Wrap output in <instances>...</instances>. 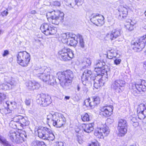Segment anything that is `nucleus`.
Instances as JSON below:
<instances>
[{
  "label": "nucleus",
  "instance_id": "obj_20",
  "mask_svg": "<svg viewBox=\"0 0 146 146\" xmlns=\"http://www.w3.org/2000/svg\"><path fill=\"white\" fill-rule=\"evenodd\" d=\"M37 100V102L40 104L42 105L43 106H47L51 103V98L49 96L45 97V96H40Z\"/></svg>",
  "mask_w": 146,
  "mask_h": 146
},
{
  "label": "nucleus",
  "instance_id": "obj_42",
  "mask_svg": "<svg viewBox=\"0 0 146 146\" xmlns=\"http://www.w3.org/2000/svg\"><path fill=\"white\" fill-rule=\"evenodd\" d=\"M90 101V98H88V99L84 100L83 103V106H85L86 107H88L89 105V101Z\"/></svg>",
  "mask_w": 146,
  "mask_h": 146
},
{
  "label": "nucleus",
  "instance_id": "obj_25",
  "mask_svg": "<svg viewBox=\"0 0 146 146\" xmlns=\"http://www.w3.org/2000/svg\"><path fill=\"white\" fill-rule=\"evenodd\" d=\"M13 84L11 82V83L5 82L0 84V89L5 90H7L11 88Z\"/></svg>",
  "mask_w": 146,
  "mask_h": 146
},
{
  "label": "nucleus",
  "instance_id": "obj_39",
  "mask_svg": "<svg viewBox=\"0 0 146 146\" xmlns=\"http://www.w3.org/2000/svg\"><path fill=\"white\" fill-rule=\"evenodd\" d=\"M93 101L97 105L100 103V99L98 96H94L92 97Z\"/></svg>",
  "mask_w": 146,
  "mask_h": 146
},
{
  "label": "nucleus",
  "instance_id": "obj_23",
  "mask_svg": "<svg viewBox=\"0 0 146 146\" xmlns=\"http://www.w3.org/2000/svg\"><path fill=\"white\" fill-rule=\"evenodd\" d=\"M26 85L28 89L33 90L37 89L40 87V85L38 83L29 81L26 83Z\"/></svg>",
  "mask_w": 146,
  "mask_h": 146
},
{
  "label": "nucleus",
  "instance_id": "obj_16",
  "mask_svg": "<svg viewBox=\"0 0 146 146\" xmlns=\"http://www.w3.org/2000/svg\"><path fill=\"white\" fill-rule=\"evenodd\" d=\"M22 134H18L13 131H11L9 135L10 139L13 141L19 143L24 141V138L21 137L22 136Z\"/></svg>",
  "mask_w": 146,
  "mask_h": 146
},
{
  "label": "nucleus",
  "instance_id": "obj_45",
  "mask_svg": "<svg viewBox=\"0 0 146 146\" xmlns=\"http://www.w3.org/2000/svg\"><path fill=\"white\" fill-rule=\"evenodd\" d=\"M98 142L97 141H92L91 143L88 146H98Z\"/></svg>",
  "mask_w": 146,
  "mask_h": 146
},
{
  "label": "nucleus",
  "instance_id": "obj_24",
  "mask_svg": "<svg viewBox=\"0 0 146 146\" xmlns=\"http://www.w3.org/2000/svg\"><path fill=\"white\" fill-rule=\"evenodd\" d=\"M76 35L74 34L72 35V37H70L68 36L69 38L67 39L66 40V43L68 45L70 46H76L78 43L77 40L75 39V36Z\"/></svg>",
  "mask_w": 146,
  "mask_h": 146
},
{
  "label": "nucleus",
  "instance_id": "obj_50",
  "mask_svg": "<svg viewBox=\"0 0 146 146\" xmlns=\"http://www.w3.org/2000/svg\"><path fill=\"white\" fill-rule=\"evenodd\" d=\"M77 90L78 92L79 91L80 89V84H78L76 85L74 87Z\"/></svg>",
  "mask_w": 146,
  "mask_h": 146
},
{
  "label": "nucleus",
  "instance_id": "obj_56",
  "mask_svg": "<svg viewBox=\"0 0 146 146\" xmlns=\"http://www.w3.org/2000/svg\"><path fill=\"white\" fill-rule=\"evenodd\" d=\"M107 121L108 122H109L110 124H111L113 122V120L110 118L108 119L107 120Z\"/></svg>",
  "mask_w": 146,
  "mask_h": 146
},
{
  "label": "nucleus",
  "instance_id": "obj_48",
  "mask_svg": "<svg viewBox=\"0 0 146 146\" xmlns=\"http://www.w3.org/2000/svg\"><path fill=\"white\" fill-rule=\"evenodd\" d=\"M76 138L77 141H78V143H81L82 142L81 136L78 134H77L76 135Z\"/></svg>",
  "mask_w": 146,
  "mask_h": 146
},
{
  "label": "nucleus",
  "instance_id": "obj_62",
  "mask_svg": "<svg viewBox=\"0 0 146 146\" xmlns=\"http://www.w3.org/2000/svg\"><path fill=\"white\" fill-rule=\"evenodd\" d=\"M3 33V31L2 30H0V35L1 34Z\"/></svg>",
  "mask_w": 146,
  "mask_h": 146
},
{
  "label": "nucleus",
  "instance_id": "obj_49",
  "mask_svg": "<svg viewBox=\"0 0 146 146\" xmlns=\"http://www.w3.org/2000/svg\"><path fill=\"white\" fill-rule=\"evenodd\" d=\"M31 100L29 99H26L25 102V103L27 106H29L31 103Z\"/></svg>",
  "mask_w": 146,
  "mask_h": 146
},
{
  "label": "nucleus",
  "instance_id": "obj_43",
  "mask_svg": "<svg viewBox=\"0 0 146 146\" xmlns=\"http://www.w3.org/2000/svg\"><path fill=\"white\" fill-rule=\"evenodd\" d=\"M121 60L120 59L116 58L114 61V64L116 65H118L121 63Z\"/></svg>",
  "mask_w": 146,
  "mask_h": 146
},
{
  "label": "nucleus",
  "instance_id": "obj_14",
  "mask_svg": "<svg viewBox=\"0 0 146 146\" xmlns=\"http://www.w3.org/2000/svg\"><path fill=\"white\" fill-rule=\"evenodd\" d=\"M100 15L98 14H93L90 16L91 21L96 25L99 26H102L104 23V18L102 16V19L98 18Z\"/></svg>",
  "mask_w": 146,
  "mask_h": 146
},
{
  "label": "nucleus",
  "instance_id": "obj_19",
  "mask_svg": "<svg viewBox=\"0 0 146 146\" xmlns=\"http://www.w3.org/2000/svg\"><path fill=\"white\" fill-rule=\"evenodd\" d=\"M113 107L112 105L105 106L101 109L102 114L106 117L111 115L112 113Z\"/></svg>",
  "mask_w": 146,
  "mask_h": 146
},
{
  "label": "nucleus",
  "instance_id": "obj_34",
  "mask_svg": "<svg viewBox=\"0 0 146 146\" xmlns=\"http://www.w3.org/2000/svg\"><path fill=\"white\" fill-rule=\"evenodd\" d=\"M44 143V142L43 141L35 140L32 143L31 146H41Z\"/></svg>",
  "mask_w": 146,
  "mask_h": 146
},
{
  "label": "nucleus",
  "instance_id": "obj_21",
  "mask_svg": "<svg viewBox=\"0 0 146 146\" xmlns=\"http://www.w3.org/2000/svg\"><path fill=\"white\" fill-rule=\"evenodd\" d=\"M38 136L41 138L45 136V135L52 133V131L46 127H41L38 130Z\"/></svg>",
  "mask_w": 146,
  "mask_h": 146
},
{
  "label": "nucleus",
  "instance_id": "obj_26",
  "mask_svg": "<svg viewBox=\"0 0 146 146\" xmlns=\"http://www.w3.org/2000/svg\"><path fill=\"white\" fill-rule=\"evenodd\" d=\"M19 123L20 124V125L23 127L28 125L29 124V121L27 117H24L22 116Z\"/></svg>",
  "mask_w": 146,
  "mask_h": 146
},
{
  "label": "nucleus",
  "instance_id": "obj_57",
  "mask_svg": "<svg viewBox=\"0 0 146 146\" xmlns=\"http://www.w3.org/2000/svg\"><path fill=\"white\" fill-rule=\"evenodd\" d=\"M6 104L7 105V111H8V109L9 110V106H10V105L9 104V102H6Z\"/></svg>",
  "mask_w": 146,
  "mask_h": 146
},
{
  "label": "nucleus",
  "instance_id": "obj_35",
  "mask_svg": "<svg viewBox=\"0 0 146 146\" xmlns=\"http://www.w3.org/2000/svg\"><path fill=\"white\" fill-rule=\"evenodd\" d=\"M0 141L1 143L5 146H9L8 142L6 140L5 138L0 135Z\"/></svg>",
  "mask_w": 146,
  "mask_h": 146
},
{
  "label": "nucleus",
  "instance_id": "obj_32",
  "mask_svg": "<svg viewBox=\"0 0 146 146\" xmlns=\"http://www.w3.org/2000/svg\"><path fill=\"white\" fill-rule=\"evenodd\" d=\"M56 115L55 114H52L50 113L47 116V119L48 122H52L53 123V121L54 120L56 117Z\"/></svg>",
  "mask_w": 146,
  "mask_h": 146
},
{
  "label": "nucleus",
  "instance_id": "obj_18",
  "mask_svg": "<svg viewBox=\"0 0 146 146\" xmlns=\"http://www.w3.org/2000/svg\"><path fill=\"white\" fill-rule=\"evenodd\" d=\"M95 79L94 80V87L96 89H99L101 86H103L104 85V82L103 81L104 78V76L102 75H97Z\"/></svg>",
  "mask_w": 146,
  "mask_h": 146
},
{
  "label": "nucleus",
  "instance_id": "obj_15",
  "mask_svg": "<svg viewBox=\"0 0 146 146\" xmlns=\"http://www.w3.org/2000/svg\"><path fill=\"white\" fill-rule=\"evenodd\" d=\"M130 88L132 90H137L139 92H144L146 90V82L143 80H142L140 83L139 84L133 83L131 84Z\"/></svg>",
  "mask_w": 146,
  "mask_h": 146
},
{
  "label": "nucleus",
  "instance_id": "obj_61",
  "mask_svg": "<svg viewBox=\"0 0 146 146\" xmlns=\"http://www.w3.org/2000/svg\"><path fill=\"white\" fill-rule=\"evenodd\" d=\"M86 81H82L83 82V84L84 85H86Z\"/></svg>",
  "mask_w": 146,
  "mask_h": 146
},
{
  "label": "nucleus",
  "instance_id": "obj_33",
  "mask_svg": "<svg viewBox=\"0 0 146 146\" xmlns=\"http://www.w3.org/2000/svg\"><path fill=\"white\" fill-rule=\"evenodd\" d=\"M76 37L77 41L78 40L79 41L80 46L82 48H84V42L82 38V36L78 34L77 35Z\"/></svg>",
  "mask_w": 146,
  "mask_h": 146
},
{
  "label": "nucleus",
  "instance_id": "obj_10",
  "mask_svg": "<svg viewBox=\"0 0 146 146\" xmlns=\"http://www.w3.org/2000/svg\"><path fill=\"white\" fill-rule=\"evenodd\" d=\"M127 121L123 119H119L117 127L119 135L121 136L125 135L127 132Z\"/></svg>",
  "mask_w": 146,
  "mask_h": 146
},
{
  "label": "nucleus",
  "instance_id": "obj_27",
  "mask_svg": "<svg viewBox=\"0 0 146 146\" xmlns=\"http://www.w3.org/2000/svg\"><path fill=\"white\" fill-rule=\"evenodd\" d=\"M66 5L68 6H70L72 8L76 5L78 0H64Z\"/></svg>",
  "mask_w": 146,
  "mask_h": 146
},
{
  "label": "nucleus",
  "instance_id": "obj_28",
  "mask_svg": "<svg viewBox=\"0 0 146 146\" xmlns=\"http://www.w3.org/2000/svg\"><path fill=\"white\" fill-rule=\"evenodd\" d=\"M93 123L87 124L84 129V131L88 133L91 132L94 129Z\"/></svg>",
  "mask_w": 146,
  "mask_h": 146
},
{
  "label": "nucleus",
  "instance_id": "obj_6",
  "mask_svg": "<svg viewBox=\"0 0 146 146\" xmlns=\"http://www.w3.org/2000/svg\"><path fill=\"white\" fill-rule=\"evenodd\" d=\"M131 44L135 51L138 52L141 51L146 45V35L140 37L135 42L132 41Z\"/></svg>",
  "mask_w": 146,
  "mask_h": 146
},
{
  "label": "nucleus",
  "instance_id": "obj_63",
  "mask_svg": "<svg viewBox=\"0 0 146 146\" xmlns=\"http://www.w3.org/2000/svg\"><path fill=\"white\" fill-rule=\"evenodd\" d=\"M46 146V144L45 143H44L42 146Z\"/></svg>",
  "mask_w": 146,
  "mask_h": 146
},
{
  "label": "nucleus",
  "instance_id": "obj_22",
  "mask_svg": "<svg viewBox=\"0 0 146 146\" xmlns=\"http://www.w3.org/2000/svg\"><path fill=\"white\" fill-rule=\"evenodd\" d=\"M105 63L104 62H102L100 60L97 61L94 70L97 73V75H101V73L102 74L101 71V69H104L105 68Z\"/></svg>",
  "mask_w": 146,
  "mask_h": 146
},
{
  "label": "nucleus",
  "instance_id": "obj_38",
  "mask_svg": "<svg viewBox=\"0 0 146 146\" xmlns=\"http://www.w3.org/2000/svg\"><path fill=\"white\" fill-rule=\"evenodd\" d=\"M7 98V96L6 94L3 93H0V103L4 100L6 99Z\"/></svg>",
  "mask_w": 146,
  "mask_h": 146
},
{
  "label": "nucleus",
  "instance_id": "obj_2",
  "mask_svg": "<svg viewBox=\"0 0 146 146\" xmlns=\"http://www.w3.org/2000/svg\"><path fill=\"white\" fill-rule=\"evenodd\" d=\"M58 79L66 88L72 82L74 77V73L70 70H67L63 72H59L57 74Z\"/></svg>",
  "mask_w": 146,
  "mask_h": 146
},
{
  "label": "nucleus",
  "instance_id": "obj_7",
  "mask_svg": "<svg viewBox=\"0 0 146 146\" xmlns=\"http://www.w3.org/2000/svg\"><path fill=\"white\" fill-rule=\"evenodd\" d=\"M60 59L64 61L70 60L73 58L74 54L72 50L67 47H64L58 52Z\"/></svg>",
  "mask_w": 146,
  "mask_h": 146
},
{
  "label": "nucleus",
  "instance_id": "obj_30",
  "mask_svg": "<svg viewBox=\"0 0 146 146\" xmlns=\"http://www.w3.org/2000/svg\"><path fill=\"white\" fill-rule=\"evenodd\" d=\"M55 138V136L53 134L52 132L51 133H49V134H48L47 135H45L44 136L41 138H42L44 139H47L49 141H52Z\"/></svg>",
  "mask_w": 146,
  "mask_h": 146
},
{
  "label": "nucleus",
  "instance_id": "obj_3",
  "mask_svg": "<svg viewBox=\"0 0 146 146\" xmlns=\"http://www.w3.org/2000/svg\"><path fill=\"white\" fill-rule=\"evenodd\" d=\"M63 13L60 11H54L48 12L46 14V16L48 21L52 24L58 25L59 22L61 21L64 18Z\"/></svg>",
  "mask_w": 146,
  "mask_h": 146
},
{
  "label": "nucleus",
  "instance_id": "obj_60",
  "mask_svg": "<svg viewBox=\"0 0 146 146\" xmlns=\"http://www.w3.org/2000/svg\"><path fill=\"white\" fill-rule=\"evenodd\" d=\"M36 13V12L35 10H33L31 12V13L32 14H35Z\"/></svg>",
  "mask_w": 146,
  "mask_h": 146
},
{
  "label": "nucleus",
  "instance_id": "obj_5",
  "mask_svg": "<svg viewBox=\"0 0 146 146\" xmlns=\"http://www.w3.org/2000/svg\"><path fill=\"white\" fill-rule=\"evenodd\" d=\"M17 63L21 66L26 67L29 64L30 60V55L25 51L19 52L17 55Z\"/></svg>",
  "mask_w": 146,
  "mask_h": 146
},
{
  "label": "nucleus",
  "instance_id": "obj_1",
  "mask_svg": "<svg viewBox=\"0 0 146 146\" xmlns=\"http://www.w3.org/2000/svg\"><path fill=\"white\" fill-rule=\"evenodd\" d=\"M35 72L36 76L43 82H48V84L52 86L56 83L55 77L50 75L49 70L46 67H42L36 70Z\"/></svg>",
  "mask_w": 146,
  "mask_h": 146
},
{
  "label": "nucleus",
  "instance_id": "obj_31",
  "mask_svg": "<svg viewBox=\"0 0 146 146\" xmlns=\"http://www.w3.org/2000/svg\"><path fill=\"white\" fill-rule=\"evenodd\" d=\"M135 23L131 21L130 22H128L125 25L126 29L129 31H131L134 29V25Z\"/></svg>",
  "mask_w": 146,
  "mask_h": 146
},
{
  "label": "nucleus",
  "instance_id": "obj_54",
  "mask_svg": "<svg viewBox=\"0 0 146 146\" xmlns=\"http://www.w3.org/2000/svg\"><path fill=\"white\" fill-rule=\"evenodd\" d=\"M8 14V12L6 11H4L1 13V14L3 16H4V15H5L6 16H7Z\"/></svg>",
  "mask_w": 146,
  "mask_h": 146
},
{
  "label": "nucleus",
  "instance_id": "obj_9",
  "mask_svg": "<svg viewBox=\"0 0 146 146\" xmlns=\"http://www.w3.org/2000/svg\"><path fill=\"white\" fill-rule=\"evenodd\" d=\"M40 29L42 32L46 36L53 35L56 33L57 31L56 28L52 27L50 24L47 23H43L42 25L40 27Z\"/></svg>",
  "mask_w": 146,
  "mask_h": 146
},
{
  "label": "nucleus",
  "instance_id": "obj_44",
  "mask_svg": "<svg viewBox=\"0 0 146 146\" xmlns=\"http://www.w3.org/2000/svg\"><path fill=\"white\" fill-rule=\"evenodd\" d=\"M61 37L62 38V40H65V41L64 42L66 43L67 39L68 38H67V36L66 34L64 33L62 34L61 35Z\"/></svg>",
  "mask_w": 146,
  "mask_h": 146
},
{
  "label": "nucleus",
  "instance_id": "obj_52",
  "mask_svg": "<svg viewBox=\"0 0 146 146\" xmlns=\"http://www.w3.org/2000/svg\"><path fill=\"white\" fill-rule=\"evenodd\" d=\"M55 146H63V143L62 142L56 143Z\"/></svg>",
  "mask_w": 146,
  "mask_h": 146
},
{
  "label": "nucleus",
  "instance_id": "obj_36",
  "mask_svg": "<svg viewBox=\"0 0 146 146\" xmlns=\"http://www.w3.org/2000/svg\"><path fill=\"white\" fill-rule=\"evenodd\" d=\"M114 52L109 51L107 52V57L109 59H112L113 57L116 56Z\"/></svg>",
  "mask_w": 146,
  "mask_h": 146
},
{
  "label": "nucleus",
  "instance_id": "obj_12",
  "mask_svg": "<svg viewBox=\"0 0 146 146\" xmlns=\"http://www.w3.org/2000/svg\"><path fill=\"white\" fill-rule=\"evenodd\" d=\"M128 8L120 6L118 8L117 12L116 14V17L120 20H123L126 18L128 15Z\"/></svg>",
  "mask_w": 146,
  "mask_h": 146
},
{
  "label": "nucleus",
  "instance_id": "obj_41",
  "mask_svg": "<svg viewBox=\"0 0 146 146\" xmlns=\"http://www.w3.org/2000/svg\"><path fill=\"white\" fill-rule=\"evenodd\" d=\"M22 117V116L18 115L15 116L13 118V121L19 123L21 118Z\"/></svg>",
  "mask_w": 146,
  "mask_h": 146
},
{
  "label": "nucleus",
  "instance_id": "obj_4",
  "mask_svg": "<svg viewBox=\"0 0 146 146\" xmlns=\"http://www.w3.org/2000/svg\"><path fill=\"white\" fill-rule=\"evenodd\" d=\"M91 61L90 58H85L83 61L82 63V70L84 71L82 75L81 76V80L82 81H87L89 78H91L92 74V72L91 70L86 69L84 70L88 67L91 64Z\"/></svg>",
  "mask_w": 146,
  "mask_h": 146
},
{
  "label": "nucleus",
  "instance_id": "obj_55",
  "mask_svg": "<svg viewBox=\"0 0 146 146\" xmlns=\"http://www.w3.org/2000/svg\"><path fill=\"white\" fill-rule=\"evenodd\" d=\"M131 121L133 123H137V120L135 117H133L131 119Z\"/></svg>",
  "mask_w": 146,
  "mask_h": 146
},
{
  "label": "nucleus",
  "instance_id": "obj_46",
  "mask_svg": "<svg viewBox=\"0 0 146 146\" xmlns=\"http://www.w3.org/2000/svg\"><path fill=\"white\" fill-rule=\"evenodd\" d=\"M131 91L132 94L135 96H137L138 93L140 92L137 91V90L136 89L132 90Z\"/></svg>",
  "mask_w": 146,
  "mask_h": 146
},
{
  "label": "nucleus",
  "instance_id": "obj_17",
  "mask_svg": "<svg viewBox=\"0 0 146 146\" xmlns=\"http://www.w3.org/2000/svg\"><path fill=\"white\" fill-rule=\"evenodd\" d=\"M66 121V118L64 116L61 115L60 117L56 116L53 121L52 124L53 126L56 127H60L65 125Z\"/></svg>",
  "mask_w": 146,
  "mask_h": 146
},
{
  "label": "nucleus",
  "instance_id": "obj_8",
  "mask_svg": "<svg viewBox=\"0 0 146 146\" xmlns=\"http://www.w3.org/2000/svg\"><path fill=\"white\" fill-rule=\"evenodd\" d=\"M125 83L124 80L120 79L112 81L111 88L115 92L118 93H121L124 89Z\"/></svg>",
  "mask_w": 146,
  "mask_h": 146
},
{
  "label": "nucleus",
  "instance_id": "obj_51",
  "mask_svg": "<svg viewBox=\"0 0 146 146\" xmlns=\"http://www.w3.org/2000/svg\"><path fill=\"white\" fill-rule=\"evenodd\" d=\"M53 5L57 6H59L60 5V3L58 1H55L53 2Z\"/></svg>",
  "mask_w": 146,
  "mask_h": 146
},
{
  "label": "nucleus",
  "instance_id": "obj_29",
  "mask_svg": "<svg viewBox=\"0 0 146 146\" xmlns=\"http://www.w3.org/2000/svg\"><path fill=\"white\" fill-rule=\"evenodd\" d=\"M145 109H146V104H141L139 105L137 109L138 115H139V113H141L143 112Z\"/></svg>",
  "mask_w": 146,
  "mask_h": 146
},
{
  "label": "nucleus",
  "instance_id": "obj_40",
  "mask_svg": "<svg viewBox=\"0 0 146 146\" xmlns=\"http://www.w3.org/2000/svg\"><path fill=\"white\" fill-rule=\"evenodd\" d=\"M139 118L140 119H144L146 117V109L141 113H139V115H138Z\"/></svg>",
  "mask_w": 146,
  "mask_h": 146
},
{
  "label": "nucleus",
  "instance_id": "obj_47",
  "mask_svg": "<svg viewBox=\"0 0 146 146\" xmlns=\"http://www.w3.org/2000/svg\"><path fill=\"white\" fill-rule=\"evenodd\" d=\"M96 105V104H95L94 103V102L93 101L92 102H90L89 101V106H90V107L91 109L94 108L95 106Z\"/></svg>",
  "mask_w": 146,
  "mask_h": 146
},
{
  "label": "nucleus",
  "instance_id": "obj_11",
  "mask_svg": "<svg viewBox=\"0 0 146 146\" xmlns=\"http://www.w3.org/2000/svg\"><path fill=\"white\" fill-rule=\"evenodd\" d=\"M110 130L108 126L104 127L98 128L94 132V135L99 138H103L104 136L108 135L110 133Z\"/></svg>",
  "mask_w": 146,
  "mask_h": 146
},
{
  "label": "nucleus",
  "instance_id": "obj_37",
  "mask_svg": "<svg viewBox=\"0 0 146 146\" xmlns=\"http://www.w3.org/2000/svg\"><path fill=\"white\" fill-rule=\"evenodd\" d=\"M81 118L83 121H90V117L87 113H86L81 116Z\"/></svg>",
  "mask_w": 146,
  "mask_h": 146
},
{
  "label": "nucleus",
  "instance_id": "obj_64",
  "mask_svg": "<svg viewBox=\"0 0 146 146\" xmlns=\"http://www.w3.org/2000/svg\"><path fill=\"white\" fill-rule=\"evenodd\" d=\"M145 54L146 55V50L145 51Z\"/></svg>",
  "mask_w": 146,
  "mask_h": 146
},
{
  "label": "nucleus",
  "instance_id": "obj_58",
  "mask_svg": "<svg viewBox=\"0 0 146 146\" xmlns=\"http://www.w3.org/2000/svg\"><path fill=\"white\" fill-rule=\"evenodd\" d=\"M143 67L146 70V61L145 62L143 63Z\"/></svg>",
  "mask_w": 146,
  "mask_h": 146
},
{
  "label": "nucleus",
  "instance_id": "obj_59",
  "mask_svg": "<svg viewBox=\"0 0 146 146\" xmlns=\"http://www.w3.org/2000/svg\"><path fill=\"white\" fill-rule=\"evenodd\" d=\"M70 97L69 96H65L64 98V100H68L70 99Z\"/></svg>",
  "mask_w": 146,
  "mask_h": 146
},
{
  "label": "nucleus",
  "instance_id": "obj_13",
  "mask_svg": "<svg viewBox=\"0 0 146 146\" xmlns=\"http://www.w3.org/2000/svg\"><path fill=\"white\" fill-rule=\"evenodd\" d=\"M121 30L120 29H113L110 33H107L105 39L106 40H115L121 36Z\"/></svg>",
  "mask_w": 146,
  "mask_h": 146
},
{
  "label": "nucleus",
  "instance_id": "obj_53",
  "mask_svg": "<svg viewBox=\"0 0 146 146\" xmlns=\"http://www.w3.org/2000/svg\"><path fill=\"white\" fill-rule=\"evenodd\" d=\"M9 54V52L8 50H6L4 51L2 55L3 56H6L7 55Z\"/></svg>",
  "mask_w": 146,
  "mask_h": 146
}]
</instances>
